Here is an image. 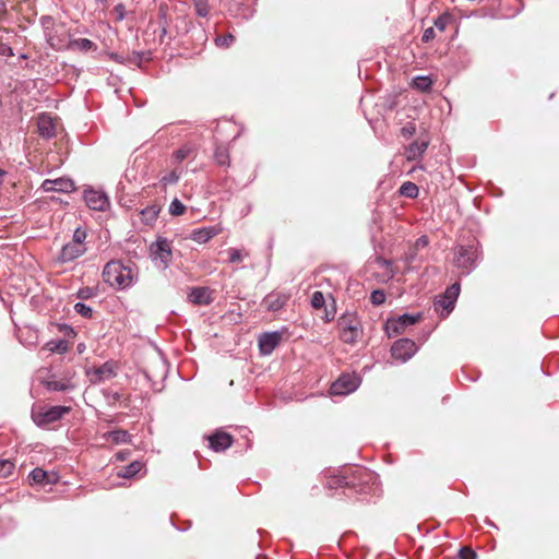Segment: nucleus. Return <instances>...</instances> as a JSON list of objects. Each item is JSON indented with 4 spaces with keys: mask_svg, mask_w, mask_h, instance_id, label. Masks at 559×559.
<instances>
[{
    "mask_svg": "<svg viewBox=\"0 0 559 559\" xmlns=\"http://www.w3.org/2000/svg\"><path fill=\"white\" fill-rule=\"evenodd\" d=\"M104 280L110 286L124 288L129 286L133 280V270L119 261H111L105 266Z\"/></svg>",
    "mask_w": 559,
    "mask_h": 559,
    "instance_id": "f257e3e1",
    "label": "nucleus"
},
{
    "mask_svg": "<svg viewBox=\"0 0 559 559\" xmlns=\"http://www.w3.org/2000/svg\"><path fill=\"white\" fill-rule=\"evenodd\" d=\"M68 412V407L37 406L33 411V419L38 426H46L58 420L59 418L62 417L63 414Z\"/></svg>",
    "mask_w": 559,
    "mask_h": 559,
    "instance_id": "f03ea898",
    "label": "nucleus"
},
{
    "mask_svg": "<svg viewBox=\"0 0 559 559\" xmlns=\"http://www.w3.org/2000/svg\"><path fill=\"white\" fill-rule=\"evenodd\" d=\"M340 328L342 330V340L346 343H354L359 334V322L355 316H344L340 320Z\"/></svg>",
    "mask_w": 559,
    "mask_h": 559,
    "instance_id": "7ed1b4c3",
    "label": "nucleus"
},
{
    "mask_svg": "<svg viewBox=\"0 0 559 559\" xmlns=\"http://www.w3.org/2000/svg\"><path fill=\"white\" fill-rule=\"evenodd\" d=\"M151 257L158 266L166 267L171 259V248L167 240L159 239L151 246Z\"/></svg>",
    "mask_w": 559,
    "mask_h": 559,
    "instance_id": "20e7f679",
    "label": "nucleus"
},
{
    "mask_svg": "<svg viewBox=\"0 0 559 559\" xmlns=\"http://www.w3.org/2000/svg\"><path fill=\"white\" fill-rule=\"evenodd\" d=\"M359 384V379L353 374H343L330 389L331 395H344L353 392Z\"/></svg>",
    "mask_w": 559,
    "mask_h": 559,
    "instance_id": "39448f33",
    "label": "nucleus"
},
{
    "mask_svg": "<svg viewBox=\"0 0 559 559\" xmlns=\"http://www.w3.org/2000/svg\"><path fill=\"white\" fill-rule=\"evenodd\" d=\"M37 128L39 134L44 138L57 136L62 130L60 122L46 114L38 117Z\"/></svg>",
    "mask_w": 559,
    "mask_h": 559,
    "instance_id": "423d86ee",
    "label": "nucleus"
},
{
    "mask_svg": "<svg viewBox=\"0 0 559 559\" xmlns=\"http://www.w3.org/2000/svg\"><path fill=\"white\" fill-rule=\"evenodd\" d=\"M417 320H418L417 317L402 316V317H399L397 319L388 320L385 329H386L389 336L397 335L400 333H403L407 326L416 323Z\"/></svg>",
    "mask_w": 559,
    "mask_h": 559,
    "instance_id": "0eeeda50",
    "label": "nucleus"
},
{
    "mask_svg": "<svg viewBox=\"0 0 559 559\" xmlns=\"http://www.w3.org/2000/svg\"><path fill=\"white\" fill-rule=\"evenodd\" d=\"M416 349V344L413 341L400 340L392 346L391 350L393 358L404 361L412 357Z\"/></svg>",
    "mask_w": 559,
    "mask_h": 559,
    "instance_id": "6e6552de",
    "label": "nucleus"
},
{
    "mask_svg": "<svg viewBox=\"0 0 559 559\" xmlns=\"http://www.w3.org/2000/svg\"><path fill=\"white\" fill-rule=\"evenodd\" d=\"M41 189L45 192L57 191V192L69 193V192L74 191L75 187H74V183L72 180H70L68 178H58L55 180H50V179L45 180L41 185Z\"/></svg>",
    "mask_w": 559,
    "mask_h": 559,
    "instance_id": "1a4fd4ad",
    "label": "nucleus"
},
{
    "mask_svg": "<svg viewBox=\"0 0 559 559\" xmlns=\"http://www.w3.org/2000/svg\"><path fill=\"white\" fill-rule=\"evenodd\" d=\"M282 340V333L272 332L264 333L259 338V347L262 354L269 355L280 344Z\"/></svg>",
    "mask_w": 559,
    "mask_h": 559,
    "instance_id": "9d476101",
    "label": "nucleus"
},
{
    "mask_svg": "<svg viewBox=\"0 0 559 559\" xmlns=\"http://www.w3.org/2000/svg\"><path fill=\"white\" fill-rule=\"evenodd\" d=\"M84 199L87 206L96 211H104L108 204L107 198L103 193L95 190H86L84 193Z\"/></svg>",
    "mask_w": 559,
    "mask_h": 559,
    "instance_id": "9b49d317",
    "label": "nucleus"
},
{
    "mask_svg": "<svg viewBox=\"0 0 559 559\" xmlns=\"http://www.w3.org/2000/svg\"><path fill=\"white\" fill-rule=\"evenodd\" d=\"M114 374V368L110 364H104L100 367H95L87 371V376L92 382L102 381L110 378Z\"/></svg>",
    "mask_w": 559,
    "mask_h": 559,
    "instance_id": "f8f14e48",
    "label": "nucleus"
},
{
    "mask_svg": "<svg viewBox=\"0 0 559 559\" xmlns=\"http://www.w3.org/2000/svg\"><path fill=\"white\" fill-rule=\"evenodd\" d=\"M189 299L197 305H206L213 300L212 292L205 287L195 288L190 293Z\"/></svg>",
    "mask_w": 559,
    "mask_h": 559,
    "instance_id": "ddd939ff",
    "label": "nucleus"
},
{
    "mask_svg": "<svg viewBox=\"0 0 559 559\" xmlns=\"http://www.w3.org/2000/svg\"><path fill=\"white\" fill-rule=\"evenodd\" d=\"M84 250L85 249H84L83 245L69 243L63 247L61 254H60V259L63 262L73 260V259L80 257L84 252Z\"/></svg>",
    "mask_w": 559,
    "mask_h": 559,
    "instance_id": "4468645a",
    "label": "nucleus"
},
{
    "mask_svg": "<svg viewBox=\"0 0 559 559\" xmlns=\"http://www.w3.org/2000/svg\"><path fill=\"white\" fill-rule=\"evenodd\" d=\"M31 480L34 484H53L57 481V476L55 474H48L40 468L34 469L29 475Z\"/></svg>",
    "mask_w": 559,
    "mask_h": 559,
    "instance_id": "2eb2a0df",
    "label": "nucleus"
},
{
    "mask_svg": "<svg viewBox=\"0 0 559 559\" xmlns=\"http://www.w3.org/2000/svg\"><path fill=\"white\" fill-rule=\"evenodd\" d=\"M218 234V229L215 227H204L194 230L192 239L199 243H204Z\"/></svg>",
    "mask_w": 559,
    "mask_h": 559,
    "instance_id": "dca6fc26",
    "label": "nucleus"
},
{
    "mask_svg": "<svg viewBox=\"0 0 559 559\" xmlns=\"http://www.w3.org/2000/svg\"><path fill=\"white\" fill-rule=\"evenodd\" d=\"M286 302V297L278 293H272L264 298V306L269 310H277Z\"/></svg>",
    "mask_w": 559,
    "mask_h": 559,
    "instance_id": "f3484780",
    "label": "nucleus"
},
{
    "mask_svg": "<svg viewBox=\"0 0 559 559\" xmlns=\"http://www.w3.org/2000/svg\"><path fill=\"white\" fill-rule=\"evenodd\" d=\"M211 447L215 451H221L229 447L230 437L227 433H216L210 438Z\"/></svg>",
    "mask_w": 559,
    "mask_h": 559,
    "instance_id": "a211bd4d",
    "label": "nucleus"
},
{
    "mask_svg": "<svg viewBox=\"0 0 559 559\" xmlns=\"http://www.w3.org/2000/svg\"><path fill=\"white\" fill-rule=\"evenodd\" d=\"M428 143L426 141L415 142L407 150V158L414 159L418 155H420L427 147Z\"/></svg>",
    "mask_w": 559,
    "mask_h": 559,
    "instance_id": "6ab92c4d",
    "label": "nucleus"
},
{
    "mask_svg": "<svg viewBox=\"0 0 559 559\" xmlns=\"http://www.w3.org/2000/svg\"><path fill=\"white\" fill-rule=\"evenodd\" d=\"M14 469V464L10 460H0V477H9Z\"/></svg>",
    "mask_w": 559,
    "mask_h": 559,
    "instance_id": "aec40b11",
    "label": "nucleus"
},
{
    "mask_svg": "<svg viewBox=\"0 0 559 559\" xmlns=\"http://www.w3.org/2000/svg\"><path fill=\"white\" fill-rule=\"evenodd\" d=\"M453 306H454V302L451 299H448L445 296H443L436 304L437 310L442 309V311L445 312V316L450 313V311L453 309Z\"/></svg>",
    "mask_w": 559,
    "mask_h": 559,
    "instance_id": "412c9836",
    "label": "nucleus"
},
{
    "mask_svg": "<svg viewBox=\"0 0 559 559\" xmlns=\"http://www.w3.org/2000/svg\"><path fill=\"white\" fill-rule=\"evenodd\" d=\"M401 193L408 198H415L418 193V188L416 185L407 182L401 187Z\"/></svg>",
    "mask_w": 559,
    "mask_h": 559,
    "instance_id": "4be33fe9",
    "label": "nucleus"
},
{
    "mask_svg": "<svg viewBox=\"0 0 559 559\" xmlns=\"http://www.w3.org/2000/svg\"><path fill=\"white\" fill-rule=\"evenodd\" d=\"M141 468H142L141 463L134 462V463L130 464V466H128L123 472L119 473V475L122 477H131V476L138 474Z\"/></svg>",
    "mask_w": 559,
    "mask_h": 559,
    "instance_id": "5701e85b",
    "label": "nucleus"
},
{
    "mask_svg": "<svg viewBox=\"0 0 559 559\" xmlns=\"http://www.w3.org/2000/svg\"><path fill=\"white\" fill-rule=\"evenodd\" d=\"M430 79L426 76H419L413 81L414 87L420 91H426L430 86Z\"/></svg>",
    "mask_w": 559,
    "mask_h": 559,
    "instance_id": "b1692460",
    "label": "nucleus"
},
{
    "mask_svg": "<svg viewBox=\"0 0 559 559\" xmlns=\"http://www.w3.org/2000/svg\"><path fill=\"white\" fill-rule=\"evenodd\" d=\"M324 302H325V299H324V296H323L322 293L316 292L312 295L311 305H312L313 308L320 309V308L323 307Z\"/></svg>",
    "mask_w": 559,
    "mask_h": 559,
    "instance_id": "393cba45",
    "label": "nucleus"
},
{
    "mask_svg": "<svg viewBox=\"0 0 559 559\" xmlns=\"http://www.w3.org/2000/svg\"><path fill=\"white\" fill-rule=\"evenodd\" d=\"M169 212L173 215H181L185 212V206L180 201L174 200L169 206Z\"/></svg>",
    "mask_w": 559,
    "mask_h": 559,
    "instance_id": "a878e982",
    "label": "nucleus"
},
{
    "mask_svg": "<svg viewBox=\"0 0 559 559\" xmlns=\"http://www.w3.org/2000/svg\"><path fill=\"white\" fill-rule=\"evenodd\" d=\"M451 22V16L448 15V14H444L442 16H440L436 23H435V26L436 28L439 31V32H442L444 31V28L447 27V25Z\"/></svg>",
    "mask_w": 559,
    "mask_h": 559,
    "instance_id": "bb28decb",
    "label": "nucleus"
},
{
    "mask_svg": "<svg viewBox=\"0 0 559 559\" xmlns=\"http://www.w3.org/2000/svg\"><path fill=\"white\" fill-rule=\"evenodd\" d=\"M460 287L459 285H452L448 290L445 292V297L448 299H451L453 302H455L456 297L459 296Z\"/></svg>",
    "mask_w": 559,
    "mask_h": 559,
    "instance_id": "cd10ccee",
    "label": "nucleus"
},
{
    "mask_svg": "<svg viewBox=\"0 0 559 559\" xmlns=\"http://www.w3.org/2000/svg\"><path fill=\"white\" fill-rule=\"evenodd\" d=\"M384 293L382 290H374L371 294V302L373 305H381L384 301Z\"/></svg>",
    "mask_w": 559,
    "mask_h": 559,
    "instance_id": "c85d7f7f",
    "label": "nucleus"
},
{
    "mask_svg": "<svg viewBox=\"0 0 559 559\" xmlns=\"http://www.w3.org/2000/svg\"><path fill=\"white\" fill-rule=\"evenodd\" d=\"M86 238V233L81 229H76L73 235V241L71 243H80L83 245L84 239Z\"/></svg>",
    "mask_w": 559,
    "mask_h": 559,
    "instance_id": "c756f323",
    "label": "nucleus"
},
{
    "mask_svg": "<svg viewBox=\"0 0 559 559\" xmlns=\"http://www.w3.org/2000/svg\"><path fill=\"white\" fill-rule=\"evenodd\" d=\"M158 210L153 206L151 209H147L142 212V215L145 217L146 221H152L157 216Z\"/></svg>",
    "mask_w": 559,
    "mask_h": 559,
    "instance_id": "7c9ffc66",
    "label": "nucleus"
},
{
    "mask_svg": "<svg viewBox=\"0 0 559 559\" xmlns=\"http://www.w3.org/2000/svg\"><path fill=\"white\" fill-rule=\"evenodd\" d=\"M127 433L124 431H112L109 433V438L115 442L124 441Z\"/></svg>",
    "mask_w": 559,
    "mask_h": 559,
    "instance_id": "2f4dec72",
    "label": "nucleus"
},
{
    "mask_svg": "<svg viewBox=\"0 0 559 559\" xmlns=\"http://www.w3.org/2000/svg\"><path fill=\"white\" fill-rule=\"evenodd\" d=\"M74 309L78 313H80L83 317H88L91 314V309L83 304H76L74 306Z\"/></svg>",
    "mask_w": 559,
    "mask_h": 559,
    "instance_id": "473e14b6",
    "label": "nucleus"
},
{
    "mask_svg": "<svg viewBox=\"0 0 559 559\" xmlns=\"http://www.w3.org/2000/svg\"><path fill=\"white\" fill-rule=\"evenodd\" d=\"M461 559H475L476 554L469 548H463L460 552Z\"/></svg>",
    "mask_w": 559,
    "mask_h": 559,
    "instance_id": "72a5a7b5",
    "label": "nucleus"
},
{
    "mask_svg": "<svg viewBox=\"0 0 559 559\" xmlns=\"http://www.w3.org/2000/svg\"><path fill=\"white\" fill-rule=\"evenodd\" d=\"M436 36V31L433 27H429L425 31L424 35H423V40L424 41H429L430 39H432L433 37Z\"/></svg>",
    "mask_w": 559,
    "mask_h": 559,
    "instance_id": "f704fd0d",
    "label": "nucleus"
},
{
    "mask_svg": "<svg viewBox=\"0 0 559 559\" xmlns=\"http://www.w3.org/2000/svg\"><path fill=\"white\" fill-rule=\"evenodd\" d=\"M49 346V350H59V352H64L67 350L68 346L64 342H59L58 344L51 346V344H48Z\"/></svg>",
    "mask_w": 559,
    "mask_h": 559,
    "instance_id": "c9c22d12",
    "label": "nucleus"
},
{
    "mask_svg": "<svg viewBox=\"0 0 559 559\" xmlns=\"http://www.w3.org/2000/svg\"><path fill=\"white\" fill-rule=\"evenodd\" d=\"M231 40H233V37L230 35H228V36H224V37H218L216 39V43L218 46H228Z\"/></svg>",
    "mask_w": 559,
    "mask_h": 559,
    "instance_id": "e433bc0d",
    "label": "nucleus"
},
{
    "mask_svg": "<svg viewBox=\"0 0 559 559\" xmlns=\"http://www.w3.org/2000/svg\"><path fill=\"white\" fill-rule=\"evenodd\" d=\"M415 131V128L413 126H406L403 128V133L404 134H413Z\"/></svg>",
    "mask_w": 559,
    "mask_h": 559,
    "instance_id": "4c0bfd02",
    "label": "nucleus"
},
{
    "mask_svg": "<svg viewBox=\"0 0 559 559\" xmlns=\"http://www.w3.org/2000/svg\"><path fill=\"white\" fill-rule=\"evenodd\" d=\"M333 318H334V311H331V312L325 311V320H326V321H330V320H332Z\"/></svg>",
    "mask_w": 559,
    "mask_h": 559,
    "instance_id": "58836bf2",
    "label": "nucleus"
},
{
    "mask_svg": "<svg viewBox=\"0 0 559 559\" xmlns=\"http://www.w3.org/2000/svg\"><path fill=\"white\" fill-rule=\"evenodd\" d=\"M81 45H82V48H90L91 47V41L86 40V39H83L81 41Z\"/></svg>",
    "mask_w": 559,
    "mask_h": 559,
    "instance_id": "ea45409f",
    "label": "nucleus"
},
{
    "mask_svg": "<svg viewBox=\"0 0 559 559\" xmlns=\"http://www.w3.org/2000/svg\"><path fill=\"white\" fill-rule=\"evenodd\" d=\"M465 253H467V251H466V250H463V253H461V257H460V258H459V260H457V264H459L460 266H465V262H461V258H462V257H463V254H465Z\"/></svg>",
    "mask_w": 559,
    "mask_h": 559,
    "instance_id": "a19ab883",
    "label": "nucleus"
},
{
    "mask_svg": "<svg viewBox=\"0 0 559 559\" xmlns=\"http://www.w3.org/2000/svg\"><path fill=\"white\" fill-rule=\"evenodd\" d=\"M418 245L426 246L427 245V239L426 238L419 239L418 240Z\"/></svg>",
    "mask_w": 559,
    "mask_h": 559,
    "instance_id": "79ce46f5",
    "label": "nucleus"
}]
</instances>
